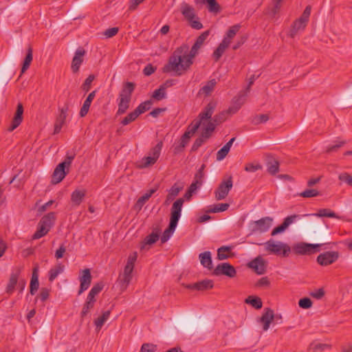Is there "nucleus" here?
Segmentation results:
<instances>
[{
    "label": "nucleus",
    "instance_id": "13",
    "mask_svg": "<svg viewBox=\"0 0 352 352\" xmlns=\"http://www.w3.org/2000/svg\"><path fill=\"white\" fill-rule=\"evenodd\" d=\"M23 106L21 103H18L14 116L12 118L10 126L8 127V131H12L17 128L23 121Z\"/></svg>",
    "mask_w": 352,
    "mask_h": 352
},
{
    "label": "nucleus",
    "instance_id": "38",
    "mask_svg": "<svg viewBox=\"0 0 352 352\" xmlns=\"http://www.w3.org/2000/svg\"><path fill=\"white\" fill-rule=\"evenodd\" d=\"M202 3L207 4L208 10L212 13H218L221 10L219 4L216 0H202Z\"/></svg>",
    "mask_w": 352,
    "mask_h": 352
},
{
    "label": "nucleus",
    "instance_id": "12",
    "mask_svg": "<svg viewBox=\"0 0 352 352\" xmlns=\"http://www.w3.org/2000/svg\"><path fill=\"white\" fill-rule=\"evenodd\" d=\"M85 53V50L82 47L78 48L76 51L71 66V69L74 73H77L79 71L80 67L83 62V57Z\"/></svg>",
    "mask_w": 352,
    "mask_h": 352
},
{
    "label": "nucleus",
    "instance_id": "9",
    "mask_svg": "<svg viewBox=\"0 0 352 352\" xmlns=\"http://www.w3.org/2000/svg\"><path fill=\"white\" fill-rule=\"evenodd\" d=\"M339 258L337 251H327L320 254L316 258L317 263L321 266H328L335 263Z\"/></svg>",
    "mask_w": 352,
    "mask_h": 352
},
{
    "label": "nucleus",
    "instance_id": "32",
    "mask_svg": "<svg viewBox=\"0 0 352 352\" xmlns=\"http://www.w3.org/2000/svg\"><path fill=\"white\" fill-rule=\"evenodd\" d=\"M241 25L239 24L231 26L227 31L223 41H226L228 42V43L230 44L232 39L235 36L236 33L239 31Z\"/></svg>",
    "mask_w": 352,
    "mask_h": 352
},
{
    "label": "nucleus",
    "instance_id": "2",
    "mask_svg": "<svg viewBox=\"0 0 352 352\" xmlns=\"http://www.w3.org/2000/svg\"><path fill=\"white\" fill-rule=\"evenodd\" d=\"M184 200L183 198H179L173 204L170 209V221L168 228L164 231L161 236V243H164L170 238L174 233L177 226L178 221L181 217L182 209Z\"/></svg>",
    "mask_w": 352,
    "mask_h": 352
},
{
    "label": "nucleus",
    "instance_id": "15",
    "mask_svg": "<svg viewBox=\"0 0 352 352\" xmlns=\"http://www.w3.org/2000/svg\"><path fill=\"white\" fill-rule=\"evenodd\" d=\"M82 274L80 277V289L78 292V295H80L83 292L87 290L91 282V275L89 269H85L82 272Z\"/></svg>",
    "mask_w": 352,
    "mask_h": 352
},
{
    "label": "nucleus",
    "instance_id": "52",
    "mask_svg": "<svg viewBox=\"0 0 352 352\" xmlns=\"http://www.w3.org/2000/svg\"><path fill=\"white\" fill-rule=\"evenodd\" d=\"M183 186H179L177 183L172 186V187L168 190V195L175 199L179 192L182 190Z\"/></svg>",
    "mask_w": 352,
    "mask_h": 352
},
{
    "label": "nucleus",
    "instance_id": "22",
    "mask_svg": "<svg viewBox=\"0 0 352 352\" xmlns=\"http://www.w3.org/2000/svg\"><path fill=\"white\" fill-rule=\"evenodd\" d=\"M21 274V270L17 269L15 272L10 274L9 282L6 287V292L9 294H12L15 289L19 281V276Z\"/></svg>",
    "mask_w": 352,
    "mask_h": 352
},
{
    "label": "nucleus",
    "instance_id": "58",
    "mask_svg": "<svg viewBox=\"0 0 352 352\" xmlns=\"http://www.w3.org/2000/svg\"><path fill=\"white\" fill-rule=\"evenodd\" d=\"M200 186L193 182L190 186H189L188 190L186 191V192L185 193V197L187 199H190V198L192 197V194L197 190V189Z\"/></svg>",
    "mask_w": 352,
    "mask_h": 352
},
{
    "label": "nucleus",
    "instance_id": "44",
    "mask_svg": "<svg viewBox=\"0 0 352 352\" xmlns=\"http://www.w3.org/2000/svg\"><path fill=\"white\" fill-rule=\"evenodd\" d=\"M153 102L151 100L144 101L140 103L135 109L138 116L149 110L151 107Z\"/></svg>",
    "mask_w": 352,
    "mask_h": 352
},
{
    "label": "nucleus",
    "instance_id": "27",
    "mask_svg": "<svg viewBox=\"0 0 352 352\" xmlns=\"http://www.w3.org/2000/svg\"><path fill=\"white\" fill-rule=\"evenodd\" d=\"M181 12L184 18L188 21H192L195 18V9L188 3H184L181 6Z\"/></svg>",
    "mask_w": 352,
    "mask_h": 352
},
{
    "label": "nucleus",
    "instance_id": "28",
    "mask_svg": "<svg viewBox=\"0 0 352 352\" xmlns=\"http://www.w3.org/2000/svg\"><path fill=\"white\" fill-rule=\"evenodd\" d=\"M86 195L85 190H75L71 195V201L75 206H79Z\"/></svg>",
    "mask_w": 352,
    "mask_h": 352
},
{
    "label": "nucleus",
    "instance_id": "16",
    "mask_svg": "<svg viewBox=\"0 0 352 352\" xmlns=\"http://www.w3.org/2000/svg\"><path fill=\"white\" fill-rule=\"evenodd\" d=\"M248 267L253 269L257 274H263L266 271V265L265 261L258 256L248 263Z\"/></svg>",
    "mask_w": 352,
    "mask_h": 352
},
{
    "label": "nucleus",
    "instance_id": "21",
    "mask_svg": "<svg viewBox=\"0 0 352 352\" xmlns=\"http://www.w3.org/2000/svg\"><path fill=\"white\" fill-rule=\"evenodd\" d=\"M135 87V85L131 82H126L124 84L123 87L120 93V99L123 98L124 100L127 99L131 100V94L133 92Z\"/></svg>",
    "mask_w": 352,
    "mask_h": 352
},
{
    "label": "nucleus",
    "instance_id": "24",
    "mask_svg": "<svg viewBox=\"0 0 352 352\" xmlns=\"http://www.w3.org/2000/svg\"><path fill=\"white\" fill-rule=\"evenodd\" d=\"M214 286L212 280L205 279L192 285H189L187 287L192 289L205 290L212 288Z\"/></svg>",
    "mask_w": 352,
    "mask_h": 352
},
{
    "label": "nucleus",
    "instance_id": "55",
    "mask_svg": "<svg viewBox=\"0 0 352 352\" xmlns=\"http://www.w3.org/2000/svg\"><path fill=\"white\" fill-rule=\"evenodd\" d=\"M201 124L202 122H201V120L195 119L192 122V123L190 125H188L187 130H188L191 133V134H195Z\"/></svg>",
    "mask_w": 352,
    "mask_h": 352
},
{
    "label": "nucleus",
    "instance_id": "3",
    "mask_svg": "<svg viewBox=\"0 0 352 352\" xmlns=\"http://www.w3.org/2000/svg\"><path fill=\"white\" fill-rule=\"evenodd\" d=\"M265 250L275 255L287 257L291 252V248L287 243L281 241L276 242L270 239L264 243Z\"/></svg>",
    "mask_w": 352,
    "mask_h": 352
},
{
    "label": "nucleus",
    "instance_id": "63",
    "mask_svg": "<svg viewBox=\"0 0 352 352\" xmlns=\"http://www.w3.org/2000/svg\"><path fill=\"white\" fill-rule=\"evenodd\" d=\"M206 141L201 136L195 140L192 147L191 151L194 152L198 150V148L206 142Z\"/></svg>",
    "mask_w": 352,
    "mask_h": 352
},
{
    "label": "nucleus",
    "instance_id": "48",
    "mask_svg": "<svg viewBox=\"0 0 352 352\" xmlns=\"http://www.w3.org/2000/svg\"><path fill=\"white\" fill-rule=\"evenodd\" d=\"M205 167L206 165L202 164L195 175L194 182L197 183L199 186H201L203 183V179L204 177V170Z\"/></svg>",
    "mask_w": 352,
    "mask_h": 352
},
{
    "label": "nucleus",
    "instance_id": "56",
    "mask_svg": "<svg viewBox=\"0 0 352 352\" xmlns=\"http://www.w3.org/2000/svg\"><path fill=\"white\" fill-rule=\"evenodd\" d=\"M312 301L309 298L305 297L299 300L298 305L302 309H309L312 306Z\"/></svg>",
    "mask_w": 352,
    "mask_h": 352
},
{
    "label": "nucleus",
    "instance_id": "49",
    "mask_svg": "<svg viewBox=\"0 0 352 352\" xmlns=\"http://www.w3.org/2000/svg\"><path fill=\"white\" fill-rule=\"evenodd\" d=\"M95 79V76L94 74H90L85 80L83 84L81 86L82 90L86 94L87 93L90 89L92 82Z\"/></svg>",
    "mask_w": 352,
    "mask_h": 352
},
{
    "label": "nucleus",
    "instance_id": "8",
    "mask_svg": "<svg viewBox=\"0 0 352 352\" xmlns=\"http://www.w3.org/2000/svg\"><path fill=\"white\" fill-rule=\"evenodd\" d=\"M212 275L216 276L223 275L232 278L236 276V270L234 267L229 263H221L218 264L213 270Z\"/></svg>",
    "mask_w": 352,
    "mask_h": 352
},
{
    "label": "nucleus",
    "instance_id": "18",
    "mask_svg": "<svg viewBox=\"0 0 352 352\" xmlns=\"http://www.w3.org/2000/svg\"><path fill=\"white\" fill-rule=\"evenodd\" d=\"M274 318L275 316L274 314V311L270 308H265V312L260 318V322L263 324V331H267L269 329L270 325L274 320Z\"/></svg>",
    "mask_w": 352,
    "mask_h": 352
},
{
    "label": "nucleus",
    "instance_id": "37",
    "mask_svg": "<svg viewBox=\"0 0 352 352\" xmlns=\"http://www.w3.org/2000/svg\"><path fill=\"white\" fill-rule=\"evenodd\" d=\"M110 314L111 311L109 310L106 311L102 314V316L94 320V324L97 330H100L104 322L109 319Z\"/></svg>",
    "mask_w": 352,
    "mask_h": 352
},
{
    "label": "nucleus",
    "instance_id": "57",
    "mask_svg": "<svg viewBox=\"0 0 352 352\" xmlns=\"http://www.w3.org/2000/svg\"><path fill=\"white\" fill-rule=\"evenodd\" d=\"M261 169H262V166L258 163H248L245 166V170L247 172L254 173Z\"/></svg>",
    "mask_w": 352,
    "mask_h": 352
},
{
    "label": "nucleus",
    "instance_id": "26",
    "mask_svg": "<svg viewBox=\"0 0 352 352\" xmlns=\"http://www.w3.org/2000/svg\"><path fill=\"white\" fill-rule=\"evenodd\" d=\"M199 258L201 264L206 268L211 270L213 268L211 252L206 251L199 254Z\"/></svg>",
    "mask_w": 352,
    "mask_h": 352
},
{
    "label": "nucleus",
    "instance_id": "25",
    "mask_svg": "<svg viewBox=\"0 0 352 352\" xmlns=\"http://www.w3.org/2000/svg\"><path fill=\"white\" fill-rule=\"evenodd\" d=\"M307 24V23H305L299 19H296L291 27V29L289 32V36L292 38H294L299 31H302L305 30Z\"/></svg>",
    "mask_w": 352,
    "mask_h": 352
},
{
    "label": "nucleus",
    "instance_id": "60",
    "mask_svg": "<svg viewBox=\"0 0 352 352\" xmlns=\"http://www.w3.org/2000/svg\"><path fill=\"white\" fill-rule=\"evenodd\" d=\"M311 8L310 6H307L304 12H302V15L300 16L299 19L304 21L305 23H307L309 21V19L311 14Z\"/></svg>",
    "mask_w": 352,
    "mask_h": 352
},
{
    "label": "nucleus",
    "instance_id": "47",
    "mask_svg": "<svg viewBox=\"0 0 352 352\" xmlns=\"http://www.w3.org/2000/svg\"><path fill=\"white\" fill-rule=\"evenodd\" d=\"M269 118L270 117L268 114L256 115L254 117H252L251 122L254 125H257L261 123L266 122L269 120Z\"/></svg>",
    "mask_w": 352,
    "mask_h": 352
},
{
    "label": "nucleus",
    "instance_id": "19",
    "mask_svg": "<svg viewBox=\"0 0 352 352\" xmlns=\"http://www.w3.org/2000/svg\"><path fill=\"white\" fill-rule=\"evenodd\" d=\"M266 166L270 174L274 175L279 171V162L271 154L266 155Z\"/></svg>",
    "mask_w": 352,
    "mask_h": 352
},
{
    "label": "nucleus",
    "instance_id": "11",
    "mask_svg": "<svg viewBox=\"0 0 352 352\" xmlns=\"http://www.w3.org/2000/svg\"><path fill=\"white\" fill-rule=\"evenodd\" d=\"M300 218V215L299 214H292L287 217L284 219L283 222L278 226L274 228L271 232L272 236H275L278 234L283 232L289 225L295 222L297 219Z\"/></svg>",
    "mask_w": 352,
    "mask_h": 352
},
{
    "label": "nucleus",
    "instance_id": "61",
    "mask_svg": "<svg viewBox=\"0 0 352 352\" xmlns=\"http://www.w3.org/2000/svg\"><path fill=\"white\" fill-rule=\"evenodd\" d=\"M94 307V305H92L91 303L85 302L83 305L81 313H80V317L82 319H83L89 312L91 309H92Z\"/></svg>",
    "mask_w": 352,
    "mask_h": 352
},
{
    "label": "nucleus",
    "instance_id": "29",
    "mask_svg": "<svg viewBox=\"0 0 352 352\" xmlns=\"http://www.w3.org/2000/svg\"><path fill=\"white\" fill-rule=\"evenodd\" d=\"M229 45L230 44L227 41L222 40L212 54V57L215 61H218L220 59Z\"/></svg>",
    "mask_w": 352,
    "mask_h": 352
},
{
    "label": "nucleus",
    "instance_id": "62",
    "mask_svg": "<svg viewBox=\"0 0 352 352\" xmlns=\"http://www.w3.org/2000/svg\"><path fill=\"white\" fill-rule=\"evenodd\" d=\"M103 287L104 283L102 282L97 283L92 287L89 292L96 296L102 290Z\"/></svg>",
    "mask_w": 352,
    "mask_h": 352
},
{
    "label": "nucleus",
    "instance_id": "40",
    "mask_svg": "<svg viewBox=\"0 0 352 352\" xmlns=\"http://www.w3.org/2000/svg\"><path fill=\"white\" fill-rule=\"evenodd\" d=\"M230 246H222L217 250V259L219 261L228 259L230 256L226 253L231 251Z\"/></svg>",
    "mask_w": 352,
    "mask_h": 352
},
{
    "label": "nucleus",
    "instance_id": "17",
    "mask_svg": "<svg viewBox=\"0 0 352 352\" xmlns=\"http://www.w3.org/2000/svg\"><path fill=\"white\" fill-rule=\"evenodd\" d=\"M68 171H65L64 163H60L54 169L52 176V183L56 184L60 183L67 175Z\"/></svg>",
    "mask_w": 352,
    "mask_h": 352
},
{
    "label": "nucleus",
    "instance_id": "31",
    "mask_svg": "<svg viewBox=\"0 0 352 352\" xmlns=\"http://www.w3.org/2000/svg\"><path fill=\"white\" fill-rule=\"evenodd\" d=\"M160 238V231L153 232L151 234H148L144 240L142 245L141 246V249H144L146 245H152L155 243Z\"/></svg>",
    "mask_w": 352,
    "mask_h": 352
},
{
    "label": "nucleus",
    "instance_id": "30",
    "mask_svg": "<svg viewBox=\"0 0 352 352\" xmlns=\"http://www.w3.org/2000/svg\"><path fill=\"white\" fill-rule=\"evenodd\" d=\"M216 80L214 79H212L209 80L207 84L203 86L199 91V95H204L205 96H209L211 92L213 91L214 86L216 85Z\"/></svg>",
    "mask_w": 352,
    "mask_h": 352
},
{
    "label": "nucleus",
    "instance_id": "35",
    "mask_svg": "<svg viewBox=\"0 0 352 352\" xmlns=\"http://www.w3.org/2000/svg\"><path fill=\"white\" fill-rule=\"evenodd\" d=\"M230 207V204L227 203H221L210 206L209 209L206 212L207 213H217L220 212H224L227 210Z\"/></svg>",
    "mask_w": 352,
    "mask_h": 352
},
{
    "label": "nucleus",
    "instance_id": "1",
    "mask_svg": "<svg viewBox=\"0 0 352 352\" xmlns=\"http://www.w3.org/2000/svg\"><path fill=\"white\" fill-rule=\"evenodd\" d=\"M210 35V30L202 32L196 39L194 45L188 52L187 44L177 47L169 57L168 63L163 67L164 73L174 72L175 76H180L187 72L193 64L194 58Z\"/></svg>",
    "mask_w": 352,
    "mask_h": 352
},
{
    "label": "nucleus",
    "instance_id": "14",
    "mask_svg": "<svg viewBox=\"0 0 352 352\" xmlns=\"http://www.w3.org/2000/svg\"><path fill=\"white\" fill-rule=\"evenodd\" d=\"M217 102L215 101H210L199 114L198 120H201L203 123L204 120H208L212 118V116L216 109Z\"/></svg>",
    "mask_w": 352,
    "mask_h": 352
},
{
    "label": "nucleus",
    "instance_id": "45",
    "mask_svg": "<svg viewBox=\"0 0 352 352\" xmlns=\"http://www.w3.org/2000/svg\"><path fill=\"white\" fill-rule=\"evenodd\" d=\"M314 215L320 217H331V218H336L339 219V217L336 213L331 210L330 209L323 208L318 210V213Z\"/></svg>",
    "mask_w": 352,
    "mask_h": 352
},
{
    "label": "nucleus",
    "instance_id": "53",
    "mask_svg": "<svg viewBox=\"0 0 352 352\" xmlns=\"http://www.w3.org/2000/svg\"><path fill=\"white\" fill-rule=\"evenodd\" d=\"M91 104V102L86 98L79 112V116L80 118H84L87 114Z\"/></svg>",
    "mask_w": 352,
    "mask_h": 352
},
{
    "label": "nucleus",
    "instance_id": "4",
    "mask_svg": "<svg viewBox=\"0 0 352 352\" xmlns=\"http://www.w3.org/2000/svg\"><path fill=\"white\" fill-rule=\"evenodd\" d=\"M273 219L270 217H263L257 221H252L249 224V229L252 234L256 232H265L272 225Z\"/></svg>",
    "mask_w": 352,
    "mask_h": 352
},
{
    "label": "nucleus",
    "instance_id": "64",
    "mask_svg": "<svg viewBox=\"0 0 352 352\" xmlns=\"http://www.w3.org/2000/svg\"><path fill=\"white\" fill-rule=\"evenodd\" d=\"M339 179L345 182L349 186H352V176L348 173H344L339 175Z\"/></svg>",
    "mask_w": 352,
    "mask_h": 352
},
{
    "label": "nucleus",
    "instance_id": "36",
    "mask_svg": "<svg viewBox=\"0 0 352 352\" xmlns=\"http://www.w3.org/2000/svg\"><path fill=\"white\" fill-rule=\"evenodd\" d=\"M66 118L65 115L58 114L54 123V134H58L60 132L63 126L65 123Z\"/></svg>",
    "mask_w": 352,
    "mask_h": 352
},
{
    "label": "nucleus",
    "instance_id": "54",
    "mask_svg": "<svg viewBox=\"0 0 352 352\" xmlns=\"http://www.w3.org/2000/svg\"><path fill=\"white\" fill-rule=\"evenodd\" d=\"M227 118H228L227 112H226V111H223L220 112L219 113L215 115L213 117L212 120L217 124H219L223 122L224 121H226Z\"/></svg>",
    "mask_w": 352,
    "mask_h": 352
},
{
    "label": "nucleus",
    "instance_id": "5",
    "mask_svg": "<svg viewBox=\"0 0 352 352\" xmlns=\"http://www.w3.org/2000/svg\"><path fill=\"white\" fill-rule=\"evenodd\" d=\"M322 244H311L305 242L298 243L293 247L295 254L298 255H311L320 251Z\"/></svg>",
    "mask_w": 352,
    "mask_h": 352
},
{
    "label": "nucleus",
    "instance_id": "41",
    "mask_svg": "<svg viewBox=\"0 0 352 352\" xmlns=\"http://www.w3.org/2000/svg\"><path fill=\"white\" fill-rule=\"evenodd\" d=\"M243 96H239L236 101L235 102V103L232 105L231 107H230L226 111V112H227V115H232V114H234L236 113L239 110V109L241 108L242 104H243V101H241V98Z\"/></svg>",
    "mask_w": 352,
    "mask_h": 352
},
{
    "label": "nucleus",
    "instance_id": "39",
    "mask_svg": "<svg viewBox=\"0 0 352 352\" xmlns=\"http://www.w3.org/2000/svg\"><path fill=\"white\" fill-rule=\"evenodd\" d=\"M49 232L50 230L48 228L43 226L40 223H38L37 230L32 235V239L36 240L41 239V237L45 236Z\"/></svg>",
    "mask_w": 352,
    "mask_h": 352
},
{
    "label": "nucleus",
    "instance_id": "59",
    "mask_svg": "<svg viewBox=\"0 0 352 352\" xmlns=\"http://www.w3.org/2000/svg\"><path fill=\"white\" fill-rule=\"evenodd\" d=\"M157 346L151 343H144L142 345L140 352H155Z\"/></svg>",
    "mask_w": 352,
    "mask_h": 352
},
{
    "label": "nucleus",
    "instance_id": "7",
    "mask_svg": "<svg viewBox=\"0 0 352 352\" xmlns=\"http://www.w3.org/2000/svg\"><path fill=\"white\" fill-rule=\"evenodd\" d=\"M233 186L232 176L223 179L214 191L215 199L217 201L224 199L228 195Z\"/></svg>",
    "mask_w": 352,
    "mask_h": 352
},
{
    "label": "nucleus",
    "instance_id": "42",
    "mask_svg": "<svg viewBox=\"0 0 352 352\" xmlns=\"http://www.w3.org/2000/svg\"><path fill=\"white\" fill-rule=\"evenodd\" d=\"M131 100H129L127 99L124 100L123 98L120 99V102L118 103V109L117 111L116 114L117 115H122L129 107V103Z\"/></svg>",
    "mask_w": 352,
    "mask_h": 352
},
{
    "label": "nucleus",
    "instance_id": "43",
    "mask_svg": "<svg viewBox=\"0 0 352 352\" xmlns=\"http://www.w3.org/2000/svg\"><path fill=\"white\" fill-rule=\"evenodd\" d=\"M245 302L257 309H261L263 306L262 300L258 297L249 296L245 299Z\"/></svg>",
    "mask_w": 352,
    "mask_h": 352
},
{
    "label": "nucleus",
    "instance_id": "10",
    "mask_svg": "<svg viewBox=\"0 0 352 352\" xmlns=\"http://www.w3.org/2000/svg\"><path fill=\"white\" fill-rule=\"evenodd\" d=\"M134 266L126 264L124 267L123 274L120 275L117 283L119 285L120 289L124 291L132 279V272Z\"/></svg>",
    "mask_w": 352,
    "mask_h": 352
},
{
    "label": "nucleus",
    "instance_id": "23",
    "mask_svg": "<svg viewBox=\"0 0 352 352\" xmlns=\"http://www.w3.org/2000/svg\"><path fill=\"white\" fill-rule=\"evenodd\" d=\"M38 272V267L36 266L33 269L32 275L30 280V293L31 295H34L39 287Z\"/></svg>",
    "mask_w": 352,
    "mask_h": 352
},
{
    "label": "nucleus",
    "instance_id": "6",
    "mask_svg": "<svg viewBox=\"0 0 352 352\" xmlns=\"http://www.w3.org/2000/svg\"><path fill=\"white\" fill-rule=\"evenodd\" d=\"M163 143L159 142L150 151L149 155L142 159L139 166L142 168L153 165L159 158L162 148Z\"/></svg>",
    "mask_w": 352,
    "mask_h": 352
},
{
    "label": "nucleus",
    "instance_id": "50",
    "mask_svg": "<svg viewBox=\"0 0 352 352\" xmlns=\"http://www.w3.org/2000/svg\"><path fill=\"white\" fill-rule=\"evenodd\" d=\"M139 116L138 115V113H136V111L134 110L133 111L129 113L122 121H121V124L123 125V126H126L129 124H130L131 122L135 121L136 120V118L138 117Z\"/></svg>",
    "mask_w": 352,
    "mask_h": 352
},
{
    "label": "nucleus",
    "instance_id": "51",
    "mask_svg": "<svg viewBox=\"0 0 352 352\" xmlns=\"http://www.w3.org/2000/svg\"><path fill=\"white\" fill-rule=\"evenodd\" d=\"M299 195L304 198H311L320 195V192L316 189H306L300 192Z\"/></svg>",
    "mask_w": 352,
    "mask_h": 352
},
{
    "label": "nucleus",
    "instance_id": "20",
    "mask_svg": "<svg viewBox=\"0 0 352 352\" xmlns=\"http://www.w3.org/2000/svg\"><path fill=\"white\" fill-rule=\"evenodd\" d=\"M56 219V214L54 212H50L47 213V214L44 215L41 220L39 221L38 223L42 225L43 226L48 228L50 230L51 228L54 226L55 223V221Z\"/></svg>",
    "mask_w": 352,
    "mask_h": 352
},
{
    "label": "nucleus",
    "instance_id": "33",
    "mask_svg": "<svg viewBox=\"0 0 352 352\" xmlns=\"http://www.w3.org/2000/svg\"><path fill=\"white\" fill-rule=\"evenodd\" d=\"M32 59H33L32 48L31 47H29L27 50V54L24 58L23 65L21 67V74H23L28 69V68L30 67V65L32 61Z\"/></svg>",
    "mask_w": 352,
    "mask_h": 352
},
{
    "label": "nucleus",
    "instance_id": "34",
    "mask_svg": "<svg viewBox=\"0 0 352 352\" xmlns=\"http://www.w3.org/2000/svg\"><path fill=\"white\" fill-rule=\"evenodd\" d=\"M65 266L61 263L57 264L54 267L50 269L49 271V280L50 282L54 280L64 271Z\"/></svg>",
    "mask_w": 352,
    "mask_h": 352
},
{
    "label": "nucleus",
    "instance_id": "46",
    "mask_svg": "<svg viewBox=\"0 0 352 352\" xmlns=\"http://www.w3.org/2000/svg\"><path fill=\"white\" fill-rule=\"evenodd\" d=\"M166 87L161 85L158 89H155L153 93V98L157 100H161L166 98Z\"/></svg>",
    "mask_w": 352,
    "mask_h": 352
}]
</instances>
